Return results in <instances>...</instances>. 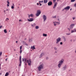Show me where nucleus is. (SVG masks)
<instances>
[{"label":"nucleus","instance_id":"nucleus-1","mask_svg":"<svg viewBox=\"0 0 76 76\" xmlns=\"http://www.w3.org/2000/svg\"><path fill=\"white\" fill-rule=\"evenodd\" d=\"M39 71H41L42 69L44 68V64H42L39 66L38 67Z\"/></svg>","mask_w":76,"mask_h":76},{"label":"nucleus","instance_id":"nucleus-2","mask_svg":"<svg viewBox=\"0 0 76 76\" xmlns=\"http://www.w3.org/2000/svg\"><path fill=\"white\" fill-rule=\"evenodd\" d=\"M41 13V11L40 10H37V13H36V16H39V15Z\"/></svg>","mask_w":76,"mask_h":76},{"label":"nucleus","instance_id":"nucleus-3","mask_svg":"<svg viewBox=\"0 0 76 76\" xmlns=\"http://www.w3.org/2000/svg\"><path fill=\"white\" fill-rule=\"evenodd\" d=\"M63 62H64V61L62 60H61L60 61H59V63L58 64V68H60V67H61V65H62V64L63 63Z\"/></svg>","mask_w":76,"mask_h":76},{"label":"nucleus","instance_id":"nucleus-4","mask_svg":"<svg viewBox=\"0 0 76 76\" xmlns=\"http://www.w3.org/2000/svg\"><path fill=\"white\" fill-rule=\"evenodd\" d=\"M67 65L65 64V65L64 66L62 69V70L63 71H64V70H66V69H67Z\"/></svg>","mask_w":76,"mask_h":76},{"label":"nucleus","instance_id":"nucleus-5","mask_svg":"<svg viewBox=\"0 0 76 76\" xmlns=\"http://www.w3.org/2000/svg\"><path fill=\"white\" fill-rule=\"evenodd\" d=\"M19 61H20V64H19V66H21V64H22V57L21 56H20L19 58Z\"/></svg>","mask_w":76,"mask_h":76},{"label":"nucleus","instance_id":"nucleus-6","mask_svg":"<svg viewBox=\"0 0 76 76\" xmlns=\"http://www.w3.org/2000/svg\"><path fill=\"white\" fill-rule=\"evenodd\" d=\"M26 62L28 63V65L31 66V62L30 59L27 60Z\"/></svg>","mask_w":76,"mask_h":76},{"label":"nucleus","instance_id":"nucleus-7","mask_svg":"<svg viewBox=\"0 0 76 76\" xmlns=\"http://www.w3.org/2000/svg\"><path fill=\"white\" fill-rule=\"evenodd\" d=\"M43 19L44 22H45L47 20V16L45 15H44L43 16Z\"/></svg>","mask_w":76,"mask_h":76},{"label":"nucleus","instance_id":"nucleus-8","mask_svg":"<svg viewBox=\"0 0 76 76\" xmlns=\"http://www.w3.org/2000/svg\"><path fill=\"white\" fill-rule=\"evenodd\" d=\"M61 40V38L60 37H58V38L56 39V44H57L59 42V41H60Z\"/></svg>","mask_w":76,"mask_h":76},{"label":"nucleus","instance_id":"nucleus-9","mask_svg":"<svg viewBox=\"0 0 76 76\" xmlns=\"http://www.w3.org/2000/svg\"><path fill=\"white\" fill-rule=\"evenodd\" d=\"M75 25V24H71L70 26V28L71 29H73V28L74 26Z\"/></svg>","mask_w":76,"mask_h":76},{"label":"nucleus","instance_id":"nucleus-10","mask_svg":"<svg viewBox=\"0 0 76 76\" xmlns=\"http://www.w3.org/2000/svg\"><path fill=\"white\" fill-rule=\"evenodd\" d=\"M29 19H28L27 20L28 22H32V21H34V18H29Z\"/></svg>","mask_w":76,"mask_h":76},{"label":"nucleus","instance_id":"nucleus-11","mask_svg":"<svg viewBox=\"0 0 76 76\" xmlns=\"http://www.w3.org/2000/svg\"><path fill=\"white\" fill-rule=\"evenodd\" d=\"M70 8V6H67L64 8L65 10H69Z\"/></svg>","mask_w":76,"mask_h":76},{"label":"nucleus","instance_id":"nucleus-12","mask_svg":"<svg viewBox=\"0 0 76 76\" xmlns=\"http://www.w3.org/2000/svg\"><path fill=\"white\" fill-rule=\"evenodd\" d=\"M52 4H53V3L51 1H50L48 2V6H51Z\"/></svg>","mask_w":76,"mask_h":76},{"label":"nucleus","instance_id":"nucleus-13","mask_svg":"<svg viewBox=\"0 0 76 76\" xmlns=\"http://www.w3.org/2000/svg\"><path fill=\"white\" fill-rule=\"evenodd\" d=\"M44 53H42L40 55V56L39 57V58H41V57H42V56H44Z\"/></svg>","mask_w":76,"mask_h":76},{"label":"nucleus","instance_id":"nucleus-14","mask_svg":"<svg viewBox=\"0 0 76 76\" xmlns=\"http://www.w3.org/2000/svg\"><path fill=\"white\" fill-rule=\"evenodd\" d=\"M57 2H55L54 3V5L53 7V9H55V8L56 7V6H57Z\"/></svg>","mask_w":76,"mask_h":76},{"label":"nucleus","instance_id":"nucleus-15","mask_svg":"<svg viewBox=\"0 0 76 76\" xmlns=\"http://www.w3.org/2000/svg\"><path fill=\"white\" fill-rule=\"evenodd\" d=\"M14 7H15V4H14V3H12V5L11 6V9H14Z\"/></svg>","mask_w":76,"mask_h":76},{"label":"nucleus","instance_id":"nucleus-16","mask_svg":"<svg viewBox=\"0 0 76 76\" xmlns=\"http://www.w3.org/2000/svg\"><path fill=\"white\" fill-rule=\"evenodd\" d=\"M31 25L34 28V27H35V26H36V24L35 23H34L33 24H31Z\"/></svg>","mask_w":76,"mask_h":76},{"label":"nucleus","instance_id":"nucleus-17","mask_svg":"<svg viewBox=\"0 0 76 76\" xmlns=\"http://www.w3.org/2000/svg\"><path fill=\"white\" fill-rule=\"evenodd\" d=\"M48 2V0H44V3H47V2Z\"/></svg>","mask_w":76,"mask_h":76},{"label":"nucleus","instance_id":"nucleus-18","mask_svg":"<svg viewBox=\"0 0 76 76\" xmlns=\"http://www.w3.org/2000/svg\"><path fill=\"white\" fill-rule=\"evenodd\" d=\"M39 26H35V28L36 29H39Z\"/></svg>","mask_w":76,"mask_h":76},{"label":"nucleus","instance_id":"nucleus-19","mask_svg":"<svg viewBox=\"0 0 76 76\" xmlns=\"http://www.w3.org/2000/svg\"><path fill=\"white\" fill-rule=\"evenodd\" d=\"M32 48H33L34 49H36L35 48V46H31V49H32Z\"/></svg>","mask_w":76,"mask_h":76},{"label":"nucleus","instance_id":"nucleus-20","mask_svg":"<svg viewBox=\"0 0 76 76\" xmlns=\"http://www.w3.org/2000/svg\"><path fill=\"white\" fill-rule=\"evenodd\" d=\"M9 75V72H7L5 74V76H8Z\"/></svg>","mask_w":76,"mask_h":76},{"label":"nucleus","instance_id":"nucleus-21","mask_svg":"<svg viewBox=\"0 0 76 76\" xmlns=\"http://www.w3.org/2000/svg\"><path fill=\"white\" fill-rule=\"evenodd\" d=\"M53 23L54 26H56L57 24L55 22H53Z\"/></svg>","mask_w":76,"mask_h":76},{"label":"nucleus","instance_id":"nucleus-22","mask_svg":"<svg viewBox=\"0 0 76 76\" xmlns=\"http://www.w3.org/2000/svg\"><path fill=\"white\" fill-rule=\"evenodd\" d=\"M43 37H47V34H43Z\"/></svg>","mask_w":76,"mask_h":76},{"label":"nucleus","instance_id":"nucleus-23","mask_svg":"<svg viewBox=\"0 0 76 76\" xmlns=\"http://www.w3.org/2000/svg\"><path fill=\"white\" fill-rule=\"evenodd\" d=\"M4 32L5 33H7V30L6 29L4 30Z\"/></svg>","mask_w":76,"mask_h":76},{"label":"nucleus","instance_id":"nucleus-24","mask_svg":"<svg viewBox=\"0 0 76 76\" xmlns=\"http://www.w3.org/2000/svg\"><path fill=\"white\" fill-rule=\"evenodd\" d=\"M30 17H33V16H34V15L33 14H31L30 15Z\"/></svg>","mask_w":76,"mask_h":76},{"label":"nucleus","instance_id":"nucleus-25","mask_svg":"<svg viewBox=\"0 0 76 76\" xmlns=\"http://www.w3.org/2000/svg\"><path fill=\"white\" fill-rule=\"evenodd\" d=\"M76 0H71V2H74V1H75Z\"/></svg>","mask_w":76,"mask_h":76},{"label":"nucleus","instance_id":"nucleus-26","mask_svg":"<svg viewBox=\"0 0 76 76\" xmlns=\"http://www.w3.org/2000/svg\"><path fill=\"white\" fill-rule=\"evenodd\" d=\"M54 50H55V51H57V48L56 47H54Z\"/></svg>","mask_w":76,"mask_h":76},{"label":"nucleus","instance_id":"nucleus-27","mask_svg":"<svg viewBox=\"0 0 76 76\" xmlns=\"http://www.w3.org/2000/svg\"><path fill=\"white\" fill-rule=\"evenodd\" d=\"M66 35H70V33H66Z\"/></svg>","mask_w":76,"mask_h":76},{"label":"nucleus","instance_id":"nucleus-28","mask_svg":"<svg viewBox=\"0 0 76 76\" xmlns=\"http://www.w3.org/2000/svg\"><path fill=\"white\" fill-rule=\"evenodd\" d=\"M10 4V3H8L7 4V6L8 7H9V5Z\"/></svg>","mask_w":76,"mask_h":76},{"label":"nucleus","instance_id":"nucleus-29","mask_svg":"<svg viewBox=\"0 0 76 76\" xmlns=\"http://www.w3.org/2000/svg\"><path fill=\"white\" fill-rule=\"evenodd\" d=\"M1 55H2V52H0V56H1Z\"/></svg>","mask_w":76,"mask_h":76},{"label":"nucleus","instance_id":"nucleus-30","mask_svg":"<svg viewBox=\"0 0 76 76\" xmlns=\"http://www.w3.org/2000/svg\"><path fill=\"white\" fill-rule=\"evenodd\" d=\"M75 31H74V30H72L71 31V33H73V32H75Z\"/></svg>","mask_w":76,"mask_h":76},{"label":"nucleus","instance_id":"nucleus-31","mask_svg":"<svg viewBox=\"0 0 76 76\" xmlns=\"http://www.w3.org/2000/svg\"><path fill=\"white\" fill-rule=\"evenodd\" d=\"M39 3H43V1H39Z\"/></svg>","mask_w":76,"mask_h":76},{"label":"nucleus","instance_id":"nucleus-32","mask_svg":"<svg viewBox=\"0 0 76 76\" xmlns=\"http://www.w3.org/2000/svg\"><path fill=\"white\" fill-rule=\"evenodd\" d=\"M22 50H20V54H22Z\"/></svg>","mask_w":76,"mask_h":76},{"label":"nucleus","instance_id":"nucleus-33","mask_svg":"<svg viewBox=\"0 0 76 76\" xmlns=\"http://www.w3.org/2000/svg\"><path fill=\"white\" fill-rule=\"evenodd\" d=\"M6 20V21H7L9 20V18H7Z\"/></svg>","mask_w":76,"mask_h":76},{"label":"nucleus","instance_id":"nucleus-34","mask_svg":"<svg viewBox=\"0 0 76 76\" xmlns=\"http://www.w3.org/2000/svg\"><path fill=\"white\" fill-rule=\"evenodd\" d=\"M22 46H20V50H22Z\"/></svg>","mask_w":76,"mask_h":76},{"label":"nucleus","instance_id":"nucleus-35","mask_svg":"<svg viewBox=\"0 0 76 76\" xmlns=\"http://www.w3.org/2000/svg\"><path fill=\"white\" fill-rule=\"evenodd\" d=\"M64 41H66V38L64 37Z\"/></svg>","mask_w":76,"mask_h":76},{"label":"nucleus","instance_id":"nucleus-36","mask_svg":"<svg viewBox=\"0 0 76 76\" xmlns=\"http://www.w3.org/2000/svg\"><path fill=\"white\" fill-rule=\"evenodd\" d=\"M53 18H56V16H54L53 17Z\"/></svg>","mask_w":76,"mask_h":76},{"label":"nucleus","instance_id":"nucleus-37","mask_svg":"<svg viewBox=\"0 0 76 76\" xmlns=\"http://www.w3.org/2000/svg\"><path fill=\"white\" fill-rule=\"evenodd\" d=\"M24 61L25 62L26 61V58H24Z\"/></svg>","mask_w":76,"mask_h":76},{"label":"nucleus","instance_id":"nucleus-38","mask_svg":"<svg viewBox=\"0 0 76 76\" xmlns=\"http://www.w3.org/2000/svg\"><path fill=\"white\" fill-rule=\"evenodd\" d=\"M60 44L61 45H62V44H63V42H60Z\"/></svg>","mask_w":76,"mask_h":76},{"label":"nucleus","instance_id":"nucleus-39","mask_svg":"<svg viewBox=\"0 0 76 76\" xmlns=\"http://www.w3.org/2000/svg\"><path fill=\"white\" fill-rule=\"evenodd\" d=\"M46 60H48V57H46Z\"/></svg>","mask_w":76,"mask_h":76},{"label":"nucleus","instance_id":"nucleus-40","mask_svg":"<svg viewBox=\"0 0 76 76\" xmlns=\"http://www.w3.org/2000/svg\"><path fill=\"white\" fill-rule=\"evenodd\" d=\"M7 3H10L9 2V0H7Z\"/></svg>","mask_w":76,"mask_h":76},{"label":"nucleus","instance_id":"nucleus-41","mask_svg":"<svg viewBox=\"0 0 76 76\" xmlns=\"http://www.w3.org/2000/svg\"><path fill=\"white\" fill-rule=\"evenodd\" d=\"M24 60H25L24 58H22V61L23 62L24 61Z\"/></svg>","mask_w":76,"mask_h":76},{"label":"nucleus","instance_id":"nucleus-42","mask_svg":"<svg viewBox=\"0 0 76 76\" xmlns=\"http://www.w3.org/2000/svg\"><path fill=\"white\" fill-rule=\"evenodd\" d=\"M2 27H3V26H0V29H1V28H2Z\"/></svg>","mask_w":76,"mask_h":76},{"label":"nucleus","instance_id":"nucleus-43","mask_svg":"<svg viewBox=\"0 0 76 76\" xmlns=\"http://www.w3.org/2000/svg\"><path fill=\"white\" fill-rule=\"evenodd\" d=\"M72 18L73 20H75V17H73Z\"/></svg>","mask_w":76,"mask_h":76},{"label":"nucleus","instance_id":"nucleus-44","mask_svg":"<svg viewBox=\"0 0 76 76\" xmlns=\"http://www.w3.org/2000/svg\"><path fill=\"white\" fill-rule=\"evenodd\" d=\"M55 23H58V22H56V21H55Z\"/></svg>","mask_w":76,"mask_h":76},{"label":"nucleus","instance_id":"nucleus-45","mask_svg":"<svg viewBox=\"0 0 76 76\" xmlns=\"http://www.w3.org/2000/svg\"><path fill=\"white\" fill-rule=\"evenodd\" d=\"M56 0H53L54 3V2H56Z\"/></svg>","mask_w":76,"mask_h":76},{"label":"nucleus","instance_id":"nucleus-46","mask_svg":"<svg viewBox=\"0 0 76 76\" xmlns=\"http://www.w3.org/2000/svg\"><path fill=\"white\" fill-rule=\"evenodd\" d=\"M31 39H29V42H30V41H31Z\"/></svg>","mask_w":76,"mask_h":76},{"label":"nucleus","instance_id":"nucleus-47","mask_svg":"<svg viewBox=\"0 0 76 76\" xmlns=\"http://www.w3.org/2000/svg\"><path fill=\"white\" fill-rule=\"evenodd\" d=\"M74 6H75V7H76V3H75V5H74Z\"/></svg>","mask_w":76,"mask_h":76},{"label":"nucleus","instance_id":"nucleus-48","mask_svg":"<svg viewBox=\"0 0 76 76\" xmlns=\"http://www.w3.org/2000/svg\"><path fill=\"white\" fill-rule=\"evenodd\" d=\"M7 59H8V58H7L5 59V61H7Z\"/></svg>","mask_w":76,"mask_h":76},{"label":"nucleus","instance_id":"nucleus-49","mask_svg":"<svg viewBox=\"0 0 76 76\" xmlns=\"http://www.w3.org/2000/svg\"><path fill=\"white\" fill-rule=\"evenodd\" d=\"M25 45H26L27 46H28V44H26H26H25Z\"/></svg>","mask_w":76,"mask_h":76},{"label":"nucleus","instance_id":"nucleus-50","mask_svg":"<svg viewBox=\"0 0 76 76\" xmlns=\"http://www.w3.org/2000/svg\"><path fill=\"white\" fill-rule=\"evenodd\" d=\"M72 39H71L70 40V41L71 42H72Z\"/></svg>","mask_w":76,"mask_h":76},{"label":"nucleus","instance_id":"nucleus-51","mask_svg":"<svg viewBox=\"0 0 76 76\" xmlns=\"http://www.w3.org/2000/svg\"><path fill=\"white\" fill-rule=\"evenodd\" d=\"M28 18L29 19H30V15L28 16Z\"/></svg>","mask_w":76,"mask_h":76},{"label":"nucleus","instance_id":"nucleus-52","mask_svg":"<svg viewBox=\"0 0 76 76\" xmlns=\"http://www.w3.org/2000/svg\"><path fill=\"white\" fill-rule=\"evenodd\" d=\"M75 53H76V49H75Z\"/></svg>","mask_w":76,"mask_h":76},{"label":"nucleus","instance_id":"nucleus-53","mask_svg":"<svg viewBox=\"0 0 76 76\" xmlns=\"http://www.w3.org/2000/svg\"><path fill=\"white\" fill-rule=\"evenodd\" d=\"M19 21L20 22H21V21H22V20H19Z\"/></svg>","mask_w":76,"mask_h":76},{"label":"nucleus","instance_id":"nucleus-54","mask_svg":"<svg viewBox=\"0 0 76 76\" xmlns=\"http://www.w3.org/2000/svg\"><path fill=\"white\" fill-rule=\"evenodd\" d=\"M4 13H6V11L5 10H4Z\"/></svg>","mask_w":76,"mask_h":76},{"label":"nucleus","instance_id":"nucleus-55","mask_svg":"<svg viewBox=\"0 0 76 76\" xmlns=\"http://www.w3.org/2000/svg\"><path fill=\"white\" fill-rule=\"evenodd\" d=\"M42 4H40V6H42Z\"/></svg>","mask_w":76,"mask_h":76},{"label":"nucleus","instance_id":"nucleus-56","mask_svg":"<svg viewBox=\"0 0 76 76\" xmlns=\"http://www.w3.org/2000/svg\"><path fill=\"white\" fill-rule=\"evenodd\" d=\"M68 29L69 30V31H70V28H68Z\"/></svg>","mask_w":76,"mask_h":76},{"label":"nucleus","instance_id":"nucleus-57","mask_svg":"<svg viewBox=\"0 0 76 76\" xmlns=\"http://www.w3.org/2000/svg\"><path fill=\"white\" fill-rule=\"evenodd\" d=\"M64 10H65V9H64H64H63L62 10V11H63Z\"/></svg>","mask_w":76,"mask_h":76},{"label":"nucleus","instance_id":"nucleus-58","mask_svg":"<svg viewBox=\"0 0 76 76\" xmlns=\"http://www.w3.org/2000/svg\"><path fill=\"white\" fill-rule=\"evenodd\" d=\"M24 40H26V38H25Z\"/></svg>","mask_w":76,"mask_h":76},{"label":"nucleus","instance_id":"nucleus-59","mask_svg":"<svg viewBox=\"0 0 76 76\" xmlns=\"http://www.w3.org/2000/svg\"><path fill=\"white\" fill-rule=\"evenodd\" d=\"M37 5H39V4L38 3H37Z\"/></svg>","mask_w":76,"mask_h":76},{"label":"nucleus","instance_id":"nucleus-60","mask_svg":"<svg viewBox=\"0 0 76 76\" xmlns=\"http://www.w3.org/2000/svg\"><path fill=\"white\" fill-rule=\"evenodd\" d=\"M55 53H57V51H55Z\"/></svg>","mask_w":76,"mask_h":76},{"label":"nucleus","instance_id":"nucleus-61","mask_svg":"<svg viewBox=\"0 0 76 76\" xmlns=\"http://www.w3.org/2000/svg\"><path fill=\"white\" fill-rule=\"evenodd\" d=\"M16 43H18V41H16Z\"/></svg>","mask_w":76,"mask_h":76},{"label":"nucleus","instance_id":"nucleus-62","mask_svg":"<svg viewBox=\"0 0 76 76\" xmlns=\"http://www.w3.org/2000/svg\"><path fill=\"white\" fill-rule=\"evenodd\" d=\"M1 75V73H0V75Z\"/></svg>","mask_w":76,"mask_h":76},{"label":"nucleus","instance_id":"nucleus-63","mask_svg":"<svg viewBox=\"0 0 76 76\" xmlns=\"http://www.w3.org/2000/svg\"><path fill=\"white\" fill-rule=\"evenodd\" d=\"M58 20H59V18H58Z\"/></svg>","mask_w":76,"mask_h":76},{"label":"nucleus","instance_id":"nucleus-64","mask_svg":"<svg viewBox=\"0 0 76 76\" xmlns=\"http://www.w3.org/2000/svg\"><path fill=\"white\" fill-rule=\"evenodd\" d=\"M6 10L7 11V10H8V9H7V10Z\"/></svg>","mask_w":76,"mask_h":76}]
</instances>
